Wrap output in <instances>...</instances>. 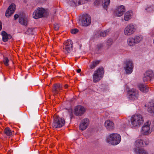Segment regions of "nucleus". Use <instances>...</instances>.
<instances>
[{
    "mask_svg": "<svg viewBox=\"0 0 154 154\" xmlns=\"http://www.w3.org/2000/svg\"><path fill=\"white\" fill-rule=\"evenodd\" d=\"M143 116L140 115H135L132 116L131 119V125L132 127L140 126L143 122Z\"/></svg>",
    "mask_w": 154,
    "mask_h": 154,
    "instance_id": "obj_1",
    "label": "nucleus"
},
{
    "mask_svg": "<svg viewBox=\"0 0 154 154\" xmlns=\"http://www.w3.org/2000/svg\"><path fill=\"white\" fill-rule=\"evenodd\" d=\"M121 140L120 135L118 134L113 133L110 134L107 138L106 141L112 145L119 143Z\"/></svg>",
    "mask_w": 154,
    "mask_h": 154,
    "instance_id": "obj_2",
    "label": "nucleus"
},
{
    "mask_svg": "<svg viewBox=\"0 0 154 154\" xmlns=\"http://www.w3.org/2000/svg\"><path fill=\"white\" fill-rule=\"evenodd\" d=\"M104 72V69L103 68H99L95 71L93 75V82L97 83L101 80L103 77Z\"/></svg>",
    "mask_w": 154,
    "mask_h": 154,
    "instance_id": "obj_3",
    "label": "nucleus"
},
{
    "mask_svg": "<svg viewBox=\"0 0 154 154\" xmlns=\"http://www.w3.org/2000/svg\"><path fill=\"white\" fill-rule=\"evenodd\" d=\"M65 121L63 119L57 116L54 117L52 127L54 128H59L62 127L65 124Z\"/></svg>",
    "mask_w": 154,
    "mask_h": 154,
    "instance_id": "obj_4",
    "label": "nucleus"
},
{
    "mask_svg": "<svg viewBox=\"0 0 154 154\" xmlns=\"http://www.w3.org/2000/svg\"><path fill=\"white\" fill-rule=\"evenodd\" d=\"M73 43L72 41L70 39L67 40L64 43L63 51L66 54L70 53L72 50Z\"/></svg>",
    "mask_w": 154,
    "mask_h": 154,
    "instance_id": "obj_5",
    "label": "nucleus"
},
{
    "mask_svg": "<svg viewBox=\"0 0 154 154\" xmlns=\"http://www.w3.org/2000/svg\"><path fill=\"white\" fill-rule=\"evenodd\" d=\"M136 28L133 24H128L125 28L124 34L126 36H130L133 34L136 31Z\"/></svg>",
    "mask_w": 154,
    "mask_h": 154,
    "instance_id": "obj_6",
    "label": "nucleus"
},
{
    "mask_svg": "<svg viewBox=\"0 0 154 154\" xmlns=\"http://www.w3.org/2000/svg\"><path fill=\"white\" fill-rule=\"evenodd\" d=\"M81 21L82 26H88L90 25L91 22L90 16L87 14H83L81 17Z\"/></svg>",
    "mask_w": 154,
    "mask_h": 154,
    "instance_id": "obj_7",
    "label": "nucleus"
},
{
    "mask_svg": "<svg viewBox=\"0 0 154 154\" xmlns=\"http://www.w3.org/2000/svg\"><path fill=\"white\" fill-rule=\"evenodd\" d=\"M139 97V94L138 91L132 89L130 90L128 93V98L132 101L137 100Z\"/></svg>",
    "mask_w": 154,
    "mask_h": 154,
    "instance_id": "obj_8",
    "label": "nucleus"
},
{
    "mask_svg": "<svg viewBox=\"0 0 154 154\" xmlns=\"http://www.w3.org/2000/svg\"><path fill=\"white\" fill-rule=\"evenodd\" d=\"M45 12V10L42 8H38L35 10L33 13V18L37 19L42 17Z\"/></svg>",
    "mask_w": 154,
    "mask_h": 154,
    "instance_id": "obj_9",
    "label": "nucleus"
},
{
    "mask_svg": "<svg viewBox=\"0 0 154 154\" xmlns=\"http://www.w3.org/2000/svg\"><path fill=\"white\" fill-rule=\"evenodd\" d=\"M151 122L148 121L145 123L142 128L141 133L144 135H147L151 132V130L150 129V126Z\"/></svg>",
    "mask_w": 154,
    "mask_h": 154,
    "instance_id": "obj_10",
    "label": "nucleus"
},
{
    "mask_svg": "<svg viewBox=\"0 0 154 154\" xmlns=\"http://www.w3.org/2000/svg\"><path fill=\"white\" fill-rule=\"evenodd\" d=\"M126 66L124 67L125 72L127 74L131 73L133 68V64L131 60H127L125 62Z\"/></svg>",
    "mask_w": 154,
    "mask_h": 154,
    "instance_id": "obj_11",
    "label": "nucleus"
},
{
    "mask_svg": "<svg viewBox=\"0 0 154 154\" xmlns=\"http://www.w3.org/2000/svg\"><path fill=\"white\" fill-rule=\"evenodd\" d=\"M85 109L82 106L79 105L76 106L74 109V112L76 116H81L85 112Z\"/></svg>",
    "mask_w": 154,
    "mask_h": 154,
    "instance_id": "obj_12",
    "label": "nucleus"
},
{
    "mask_svg": "<svg viewBox=\"0 0 154 154\" xmlns=\"http://www.w3.org/2000/svg\"><path fill=\"white\" fill-rule=\"evenodd\" d=\"M16 5L13 3L11 4L6 11L5 15L6 17H10L14 12Z\"/></svg>",
    "mask_w": 154,
    "mask_h": 154,
    "instance_id": "obj_13",
    "label": "nucleus"
},
{
    "mask_svg": "<svg viewBox=\"0 0 154 154\" xmlns=\"http://www.w3.org/2000/svg\"><path fill=\"white\" fill-rule=\"evenodd\" d=\"M125 11V8L124 6L121 5L118 7L114 12L115 16L119 17L122 16Z\"/></svg>",
    "mask_w": 154,
    "mask_h": 154,
    "instance_id": "obj_14",
    "label": "nucleus"
},
{
    "mask_svg": "<svg viewBox=\"0 0 154 154\" xmlns=\"http://www.w3.org/2000/svg\"><path fill=\"white\" fill-rule=\"evenodd\" d=\"M89 124V120L87 118H85L82 120L79 126L80 130L84 131L86 129Z\"/></svg>",
    "mask_w": 154,
    "mask_h": 154,
    "instance_id": "obj_15",
    "label": "nucleus"
},
{
    "mask_svg": "<svg viewBox=\"0 0 154 154\" xmlns=\"http://www.w3.org/2000/svg\"><path fill=\"white\" fill-rule=\"evenodd\" d=\"M153 76L154 74L152 71L151 70L148 71L144 74L143 78V80L144 82L150 80L153 77Z\"/></svg>",
    "mask_w": 154,
    "mask_h": 154,
    "instance_id": "obj_16",
    "label": "nucleus"
},
{
    "mask_svg": "<svg viewBox=\"0 0 154 154\" xmlns=\"http://www.w3.org/2000/svg\"><path fill=\"white\" fill-rule=\"evenodd\" d=\"M104 125L106 128L109 130H112L114 128V124L112 121L110 120H107L104 122Z\"/></svg>",
    "mask_w": 154,
    "mask_h": 154,
    "instance_id": "obj_17",
    "label": "nucleus"
},
{
    "mask_svg": "<svg viewBox=\"0 0 154 154\" xmlns=\"http://www.w3.org/2000/svg\"><path fill=\"white\" fill-rule=\"evenodd\" d=\"M88 1V0H85ZM67 2L71 6H76L77 4L80 5L81 4H83L84 2V0H67Z\"/></svg>",
    "mask_w": 154,
    "mask_h": 154,
    "instance_id": "obj_18",
    "label": "nucleus"
},
{
    "mask_svg": "<svg viewBox=\"0 0 154 154\" xmlns=\"http://www.w3.org/2000/svg\"><path fill=\"white\" fill-rule=\"evenodd\" d=\"M63 87L60 84H54L53 86L52 92L54 94H58L60 90H62Z\"/></svg>",
    "mask_w": 154,
    "mask_h": 154,
    "instance_id": "obj_19",
    "label": "nucleus"
},
{
    "mask_svg": "<svg viewBox=\"0 0 154 154\" xmlns=\"http://www.w3.org/2000/svg\"><path fill=\"white\" fill-rule=\"evenodd\" d=\"M144 143H145V145H147L148 144V141H146V142L145 141L143 142L142 140L138 139L135 141V145L137 147V148H139V147L144 146L145 145Z\"/></svg>",
    "mask_w": 154,
    "mask_h": 154,
    "instance_id": "obj_20",
    "label": "nucleus"
},
{
    "mask_svg": "<svg viewBox=\"0 0 154 154\" xmlns=\"http://www.w3.org/2000/svg\"><path fill=\"white\" fill-rule=\"evenodd\" d=\"M19 22L22 25L26 26L28 24V21L25 16L23 15L20 16Z\"/></svg>",
    "mask_w": 154,
    "mask_h": 154,
    "instance_id": "obj_21",
    "label": "nucleus"
},
{
    "mask_svg": "<svg viewBox=\"0 0 154 154\" xmlns=\"http://www.w3.org/2000/svg\"><path fill=\"white\" fill-rule=\"evenodd\" d=\"M2 40L4 42H7L8 39H11L12 37L11 35L7 34L5 31H2Z\"/></svg>",
    "mask_w": 154,
    "mask_h": 154,
    "instance_id": "obj_22",
    "label": "nucleus"
},
{
    "mask_svg": "<svg viewBox=\"0 0 154 154\" xmlns=\"http://www.w3.org/2000/svg\"><path fill=\"white\" fill-rule=\"evenodd\" d=\"M133 15V13L132 11H128L124 14V20L126 21L129 20L132 18Z\"/></svg>",
    "mask_w": 154,
    "mask_h": 154,
    "instance_id": "obj_23",
    "label": "nucleus"
},
{
    "mask_svg": "<svg viewBox=\"0 0 154 154\" xmlns=\"http://www.w3.org/2000/svg\"><path fill=\"white\" fill-rule=\"evenodd\" d=\"M139 90L142 92L146 93L149 91V88L145 85L143 84H140L138 85Z\"/></svg>",
    "mask_w": 154,
    "mask_h": 154,
    "instance_id": "obj_24",
    "label": "nucleus"
},
{
    "mask_svg": "<svg viewBox=\"0 0 154 154\" xmlns=\"http://www.w3.org/2000/svg\"><path fill=\"white\" fill-rule=\"evenodd\" d=\"M133 38L136 44L140 43L143 38V37L141 35H136Z\"/></svg>",
    "mask_w": 154,
    "mask_h": 154,
    "instance_id": "obj_25",
    "label": "nucleus"
},
{
    "mask_svg": "<svg viewBox=\"0 0 154 154\" xmlns=\"http://www.w3.org/2000/svg\"><path fill=\"white\" fill-rule=\"evenodd\" d=\"M134 152L136 154H148L146 151L143 149H134Z\"/></svg>",
    "mask_w": 154,
    "mask_h": 154,
    "instance_id": "obj_26",
    "label": "nucleus"
},
{
    "mask_svg": "<svg viewBox=\"0 0 154 154\" xmlns=\"http://www.w3.org/2000/svg\"><path fill=\"white\" fill-rule=\"evenodd\" d=\"M127 44L130 46H133L136 44L133 37L128 38L127 40Z\"/></svg>",
    "mask_w": 154,
    "mask_h": 154,
    "instance_id": "obj_27",
    "label": "nucleus"
},
{
    "mask_svg": "<svg viewBox=\"0 0 154 154\" xmlns=\"http://www.w3.org/2000/svg\"><path fill=\"white\" fill-rule=\"evenodd\" d=\"M100 63L99 60H96L92 62L91 64L89 66L90 69H92L96 67Z\"/></svg>",
    "mask_w": 154,
    "mask_h": 154,
    "instance_id": "obj_28",
    "label": "nucleus"
},
{
    "mask_svg": "<svg viewBox=\"0 0 154 154\" xmlns=\"http://www.w3.org/2000/svg\"><path fill=\"white\" fill-rule=\"evenodd\" d=\"M110 31V30L108 29L103 31L100 32L99 33L100 34V36L103 37H105L109 34Z\"/></svg>",
    "mask_w": 154,
    "mask_h": 154,
    "instance_id": "obj_29",
    "label": "nucleus"
},
{
    "mask_svg": "<svg viewBox=\"0 0 154 154\" xmlns=\"http://www.w3.org/2000/svg\"><path fill=\"white\" fill-rule=\"evenodd\" d=\"M5 133L8 136H11L12 133L10 128L8 127L6 128L4 130Z\"/></svg>",
    "mask_w": 154,
    "mask_h": 154,
    "instance_id": "obj_30",
    "label": "nucleus"
},
{
    "mask_svg": "<svg viewBox=\"0 0 154 154\" xmlns=\"http://www.w3.org/2000/svg\"><path fill=\"white\" fill-rule=\"evenodd\" d=\"M110 2V0H102V2L103 7L106 8L109 5Z\"/></svg>",
    "mask_w": 154,
    "mask_h": 154,
    "instance_id": "obj_31",
    "label": "nucleus"
},
{
    "mask_svg": "<svg viewBox=\"0 0 154 154\" xmlns=\"http://www.w3.org/2000/svg\"><path fill=\"white\" fill-rule=\"evenodd\" d=\"M151 103H152L153 105L149 107L148 111L149 112L154 114V103H153L152 102H151Z\"/></svg>",
    "mask_w": 154,
    "mask_h": 154,
    "instance_id": "obj_32",
    "label": "nucleus"
},
{
    "mask_svg": "<svg viewBox=\"0 0 154 154\" xmlns=\"http://www.w3.org/2000/svg\"><path fill=\"white\" fill-rule=\"evenodd\" d=\"M113 43V40L111 38H109L108 39L106 42V45H107L108 46H110L111 45H112V44Z\"/></svg>",
    "mask_w": 154,
    "mask_h": 154,
    "instance_id": "obj_33",
    "label": "nucleus"
},
{
    "mask_svg": "<svg viewBox=\"0 0 154 154\" xmlns=\"http://www.w3.org/2000/svg\"><path fill=\"white\" fill-rule=\"evenodd\" d=\"M153 8L152 5H150L148 6L146 8H145V10L148 12H152L153 11Z\"/></svg>",
    "mask_w": 154,
    "mask_h": 154,
    "instance_id": "obj_34",
    "label": "nucleus"
},
{
    "mask_svg": "<svg viewBox=\"0 0 154 154\" xmlns=\"http://www.w3.org/2000/svg\"><path fill=\"white\" fill-rule=\"evenodd\" d=\"M9 61V60L8 59V58L6 57L4 58L3 60V62L5 65L6 66H8V62Z\"/></svg>",
    "mask_w": 154,
    "mask_h": 154,
    "instance_id": "obj_35",
    "label": "nucleus"
},
{
    "mask_svg": "<svg viewBox=\"0 0 154 154\" xmlns=\"http://www.w3.org/2000/svg\"><path fill=\"white\" fill-rule=\"evenodd\" d=\"M78 32V30L76 29H72L71 30V33L72 34H75Z\"/></svg>",
    "mask_w": 154,
    "mask_h": 154,
    "instance_id": "obj_36",
    "label": "nucleus"
},
{
    "mask_svg": "<svg viewBox=\"0 0 154 154\" xmlns=\"http://www.w3.org/2000/svg\"><path fill=\"white\" fill-rule=\"evenodd\" d=\"M54 29L55 30H58L59 28V25L57 24H54Z\"/></svg>",
    "mask_w": 154,
    "mask_h": 154,
    "instance_id": "obj_37",
    "label": "nucleus"
},
{
    "mask_svg": "<svg viewBox=\"0 0 154 154\" xmlns=\"http://www.w3.org/2000/svg\"><path fill=\"white\" fill-rule=\"evenodd\" d=\"M102 45L101 44L98 45L97 46V48L98 49H100L102 47Z\"/></svg>",
    "mask_w": 154,
    "mask_h": 154,
    "instance_id": "obj_38",
    "label": "nucleus"
},
{
    "mask_svg": "<svg viewBox=\"0 0 154 154\" xmlns=\"http://www.w3.org/2000/svg\"><path fill=\"white\" fill-rule=\"evenodd\" d=\"M19 17V15L18 14H15L14 16V19L15 20H16Z\"/></svg>",
    "mask_w": 154,
    "mask_h": 154,
    "instance_id": "obj_39",
    "label": "nucleus"
},
{
    "mask_svg": "<svg viewBox=\"0 0 154 154\" xmlns=\"http://www.w3.org/2000/svg\"><path fill=\"white\" fill-rule=\"evenodd\" d=\"M100 1V0H96L95 2V4H97V5L98 4L100 3L99 2Z\"/></svg>",
    "mask_w": 154,
    "mask_h": 154,
    "instance_id": "obj_40",
    "label": "nucleus"
},
{
    "mask_svg": "<svg viewBox=\"0 0 154 154\" xmlns=\"http://www.w3.org/2000/svg\"><path fill=\"white\" fill-rule=\"evenodd\" d=\"M81 72V69H79L77 70V72L78 73H79Z\"/></svg>",
    "mask_w": 154,
    "mask_h": 154,
    "instance_id": "obj_41",
    "label": "nucleus"
},
{
    "mask_svg": "<svg viewBox=\"0 0 154 154\" xmlns=\"http://www.w3.org/2000/svg\"><path fill=\"white\" fill-rule=\"evenodd\" d=\"M32 30V29L31 28H29L27 30V32L31 31Z\"/></svg>",
    "mask_w": 154,
    "mask_h": 154,
    "instance_id": "obj_42",
    "label": "nucleus"
},
{
    "mask_svg": "<svg viewBox=\"0 0 154 154\" xmlns=\"http://www.w3.org/2000/svg\"><path fill=\"white\" fill-rule=\"evenodd\" d=\"M68 85L67 84L65 85L64 86L65 88L66 89L68 87Z\"/></svg>",
    "mask_w": 154,
    "mask_h": 154,
    "instance_id": "obj_43",
    "label": "nucleus"
},
{
    "mask_svg": "<svg viewBox=\"0 0 154 154\" xmlns=\"http://www.w3.org/2000/svg\"><path fill=\"white\" fill-rule=\"evenodd\" d=\"M39 1L42 2L45 1L46 0H38Z\"/></svg>",
    "mask_w": 154,
    "mask_h": 154,
    "instance_id": "obj_44",
    "label": "nucleus"
},
{
    "mask_svg": "<svg viewBox=\"0 0 154 154\" xmlns=\"http://www.w3.org/2000/svg\"><path fill=\"white\" fill-rule=\"evenodd\" d=\"M153 43L154 44V39H153Z\"/></svg>",
    "mask_w": 154,
    "mask_h": 154,
    "instance_id": "obj_45",
    "label": "nucleus"
}]
</instances>
